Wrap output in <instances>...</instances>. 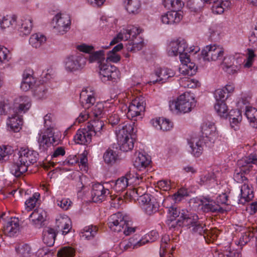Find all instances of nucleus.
I'll use <instances>...</instances> for the list:
<instances>
[{"instance_id": "nucleus-27", "label": "nucleus", "mask_w": 257, "mask_h": 257, "mask_svg": "<svg viewBox=\"0 0 257 257\" xmlns=\"http://www.w3.org/2000/svg\"><path fill=\"white\" fill-rule=\"evenodd\" d=\"M150 162L151 159L149 156L139 153L134 162V165L137 169L142 170L148 167Z\"/></svg>"}, {"instance_id": "nucleus-52", "label": "nucleus", "mask_w": 257, "mask_h": 257, "mask_svg": "<svg viewBox=\"0 0 257 257\" xmlns=\"http://www.w3.org/2000/svg\"><path fill=\"white\" fill-rule=\"evenodd\" d=\"M214 108L217 114L221 117L227 116V106L224 101H217Z\"/></svg>"}, {"instance_id": "nucleus-55", "label": "nucleus", "mask_w": 257, "mask_h": 257, "mask_svg": "<svg viewBox=\"0 0 257 257\" xmlns=\"http://www.w3.org/2000/svg\"><path fill=\"white\" fill-rule=\"evenodd\" d=\"M159 238V233L155 230H152L148 234H147L144 238L139 239L141 242H143L144 245L147 242H152L155 241Z\"/></svg>"}, {"instance_id": "nucleus-25", "label": "nucleus", "mask_w": 257, "mask_h": 257, "mask_svg": "<svg viewBox=\"0 0 257 257\" xmlns=\"http://www.w3.org/2000/svg\"><path fill=\"white\" fill-rule=\"evenodd\" d=\"M251 164H256L252 153L247 157L242 158L238 161V169H240L243 172L248 173L252 167Z\"/></svg>"}, {"instance_id": "nucleus-53", "label": "nucleus", "mask_w": 257, "mask_h": 257, "mask_svg": "<svg viewBox=\"0 0 257 257\" xmlns=\"http://www.w3.org/2000/svg\"><path fill=\"white\" fill-rule=\"evenodd\" d=\"M39 197L40 194L36 193L26 201V210L28 212L31 211L34 208Z\"/></svg>"}, {"instance_id": "nucleus-9", "label": "nucleus", "mask_w": 257, "mask_h": 257, "mask_svg": "<svg viewBox=\"0 0 257 257\" xmlns=\"http://www.w3.org/2000/svg\"><path fill=\"white\" fill-rule=\"evenodd\" d=\"M100 77L102 81L116 82L120 78V72L114 66L105 62L99 65Z\"/></svg>"}, {"instance_id": "nucleus-60", "label": "nucleus", "mask_w": 257, "mask_h": 257, "mask_svg": "<svg viewBox=\"0 0 257 257\" xmlns=\"http://www.w3.org/2000/svg\"><path fill=\"white\" fill-rule=\"evenodd\" d=\"M214 94L217 101H224L228 96L223 88L216 90Z\"/></svg>"}, {"instance_id": "nucleus-61", "label": "nucleus", "mask_w": 257, "mask_h": 257, "mask_svg": "<svg viewBox=\"0 0 257 257\" xmlns=\"http://www.w3.org/2000/svg\"><path fill=\"white\" fill-rule=\"evenodd\" d=\"M47 90L44 85H41L36 87L34 90V94L39 99L44 97L46 94Z\"/></svg>"}, {"instance_id": "nucleus-59", "label": "nucleus", "mask_w": 257, "mask_h": 257, "mask_svg": "<svg viewBox=\"0 0 257 257\" xmlns=\"http://www.w3.org/2000/svg\"><path fill=\"white\" fill-rule=\"evenodd\" d=\"M65 154V151L63 147H59L57 148L54 151L51 157L52 159V163H53L52 166L54 167L55 164H59V162H57V158L60 156H63Z\"/></svg>"}, {"instance_id": "nucleus-12", "label": "nucleus", "mask_w": 257, "mask_h": 257, "mask_svg": "<svg viewBox=\"0 0 257 257\" xmlns=\"http://www.w3.org/2000/svg\"><path fill=\"white\" fill-rule=\"evenodd\" d=\"M139 202L144 212L149 215H153L159 210V204L150 195H146L139 199Z\"/></svg>"}, {"instance_id": "nucleus-40", "label": "nucleus", "mask_w": 257, "mask_h": 257, "mask_svg": "<svg viewBox=\"0 0 257 257\" xmlns=\"http://www.w3.org/2000/svg\"><path fill=\"white\" fill-rule=\"evenodd\" d=\"M143 245V242H141L137 238H131L128 241L125 240L121 241L119 244V246L121 249L123 248L124 250H126L128 248H137Z\"/></svg>"}, {"instance_id": "nucleus-29", "label": "nucleus", "mask_w": 257, "mask_h": 257, "mask_svg": "<svg viewBox=\"0 0 257 257\" xmlns=\"http://www.w3.org/2000/svg\"><path fill=\"white\" fill-rule=\"evenodd\" d=\"M148 194H145L144 189L142 187L134 188L130 191H127L125 195V198L130 200L137 199L139 201L142 197H143Z\"/></svg>"}, {"instance_id": "nucleus-63", "label": "nucleus", "mask_w": 257, "mask_h": 257, "mask_svg": "<svg viewBox=\"0 0 257 257\" xmlns=\"http://www.w3.org/2000/svg\"><path fill=\"white\" fill-rule=\"evenodd\" d=\"M57 203L58 206L64 210H68L72 204V202L68 198H62L57 199Z\"/></svg>"}, {"instance_id": "nucleus-35", "label": "nucleus", "mask_w": 257, "mask_h": 257, "mask_svg": "<svg viewBox=\"0 0 257 257\" xmlns=\"http://www.w3.org/2000/svg\"><path fill=\"white\" fill-rule=\"evenodd\" d=\"M208 142L203 141L201 139L195 142L194 145L193 143L190 142V147L191 148V153L195 157H198L202 153L204 149V146L207 144Z\"/></svg>"}, {"instance_id": "nucleus-47", "label": "nucleus", "mask_w": 257, "mask_h": 257, "mask_svg": "<svg viewBox=\"0 0 257 257\" xmlns=\"http://www.w3.org/2000/svg\"><path fill=\"white\" fill-rule=\"evenodd\" d=\"M166 224L170 230H176L178 227L183 224L186 225V221H184L183 217L181 216L179 219L170 218L166 221Z\"/></svg>"}, {"instance_id": "nucleus-19", "label": "nucleus", "mask_w": 257, "mask_h": 257, "mask_svg": "<svg viewBox=\"0 0 257 257\" xmlns=\"http://www.w3.org/2000/svg\"><path fill=\"white\" fill-rule=\"evenodd\" d=\"M183 18L182 12L177 11L168 12L161 17L162 22L166 25H176Z\"/></svg>"}, {"instance_id": "nucleus-13", "label": "nucleus", "mask_w": 257, "mask_h": 257, "mask_svg": "<svg viewBox=\"0 0 257 257\" xmlns=\"http://www.w3.org/2000/svg\"><path fill=\"white\" fill-rule=\"evenodd\" d=\"M141 30L139 28L130 26L126 29H123L118 33L117 37L114 38L109 44V45H113L121 40H130L134 39L140 34Z\"/></svg>"}, {"instance_id": "nucleus-1", "label": "nucleus", "mask_w": 257, "mask_h": 257, "mask_svg": "<svg viewBox=\"0 0 257 257\" xmlns=\"http://www.w3.org/2000/svg\"><path fill=\"white\" fill-rule=\"evenodd\" d=\"M14 105V108L10 110L11 116L9 117L7 124L13 131L17 132L23 124L21 114L26 113L30 109L31 102L29 97L22 96L15 99Z\"/></svg>"}, {"instance_id": "nucleus-10", "label": "nucleus", "mask_w": 257, "mask_h": 257, "mask_svg": "<svg viewBox=\"0 0 257 257\" xmlns=\"http://www.w3.org/2000/svg\"><path fill=\"white\" fill-rule=\"evenodd\" d=\"M201 136L200 138L203 141L210 144L214 143L217 139L218 134L216 127L214 123L207 121L203 122L201 126Z\"/></svg>"}, {"instance_id": "nucleus-58", "label": "nucleus", "mask_w": 257, "mask_h": 257, "mask_svg": "<svg viewBox=\"0 0 257 257\" xmlns=\"http://www.w3.org/2000/svg\"><path fill=\"white\" fill-rule=\"evenodd\" d=\"M115 134L117 142H122L123 140H126L130 138V136L125 132L123 128H121V124L119 125L115 130Z\"/></svg>"}, {"instance_id": "nucleus-45", "label": "nucleus", "mask_w": 257, "mask_h": 257, "mask_svg": "<svg viewBox=\"0 0 257 257\" xmlns=\"http://www.w3.org/2000/svg\"><path fill=\"white\" fill-rule=\"evenodd\" d=\"M17 17L16 16H6L4 17L2 20H0V26L2 29H5L13 26L16 23Z\"/></svg>"}, {"instance_id": "nucleus-2", "label": "nucleus", "mask_w": 257, "mask_h": 257, "mask_svg": "<svg viewBox=\"0 0 257 257\" xmlns=\"http://www.w3.org/2000/svg\"><path fill=\"white\" fill-rule=\"evenodd\" d=\"M39 154L36 151L29 148H21L18 160L11 165V172L17 177L21 176L27 171L29 166L37 162Z\"/></svg>"}, {"instance_id": "nucleus-62", "label": "nucleus", "mask_w": 257, "mask_h": 257, "mask_svg": "<svg viewBox=\"0 0 257 257\" xmlns=\"http://www.w3.org/2000/svg\"><path fill=\"white\" fill-rule=\"evenodd\" d=\"M252 237H253L252 233H251L249 232H245L240 237L237 244L240 246L244 245L248 242H249L250 241L251 238H252Z\"/></svg>"}, {"instance_id": "nucleus-15", "label": "nucleus", "mask_w": 257, "mask_h": 257, "mask_svg": "<svg viewBox=\"0 0 257 257\" xmlns=\"http://www.w3.org/2000/svg\"><path fill=\"white\" fill-rule=\"evenodd\" d=\"M181 217H183L184 221H186V225H191L193 232L198 233L200 235L204 234L208 235V230L204 228L205 227V224H201L198 221V217L197 215H187L182 213Z\"/></svg>"}, {"instance_id": "nucleus-54", "label": "nucleus", "mask_w": 257, "mask_h": 257, "mask_svg": "<svg viewBox=\"0 0 257 257\" xmlns=\"http://www.w3.org/2000/svg\"><path fill=\"white\" fill-rule=\"evenodd\" d=\"M246 173L243 172L240 169H236L234 174V180L238 183L244 184L247 183L249 180L245 176V174Z\"/></svg>"}, {"instance_id": "nucleus-49", "label": "nucleus", "mask_w": 257, "mask_h": 257, "mask_svg": "<svg viewBox=\"0 0 257 257\" xmlns=\"http://www.w3.org/2000/svg\"><path fill=\"white\" fill-rule=\"evenodd\" d=\"M144 46L143 41L135 42L134 39L130 40L126 44V49L128 51L136 52L141 50Z\"/></svg>"}, {"instance_id": "nucleus-30", "label": "nucleus", "mask_w": 257, "mask_h": 257, "mask_svg": "<svg viewBox=\"0 0 257 257\" xmlns=\"http://www.w3.org/2000/svg\"><path fill=\"white\" fill-rule=\"evenodd\" d=\"M124 5L130 14H138L140 10L141 4L139 0H124Z\"/></svg>"}, {"instance_id": "nucleus-42", "label": "nucleus", "mask_w": 257, "mask_h": 257, "mask_svg": "<svg viewBox=\"0 0 257 257\" xmlns=\"http://www.w3.org/2000/svg\"><path fill=\"white\" fill-rule=\"evenodd\" d=\"M125 178L128 182V185L134 186L138 185L143 181V178L139 174L135 173H129L125 175Z\"/></svg>"}, {"instance_id": "nucleus-5", "label": "nucleus", "mask_w": 257, "mask_h": 257, "mask_svg": "<svg viewBox=\"0 0 257 257\" xmlns=\"http://www.w3.org/2000/svg\"><path fill=\"white\" fill-rule=\"evenodd\" d=\"M195 105L194 98L189 93H184L180 95L176 100L169 102V107L171 111L184 113L190 111Z\"/></svg>"}, {"instance_id": "nucleus-34", "label": "nucleus", "mask_w": 257, "mask_h": 257, "mask_svg": "<svg viewBox=\"0 0 257 257\" xmlns=\"http://www.w3.org/2000/svg\"><path fill=\"white\" fill-rule=\"evenodd\" d=\"M46 37L40 33L32 35L29 39V43L32 47L38 48L44 44L46 42Z\"/></svg>"}, {"instance_id": "nucleus-32", "label": "nucleus", "mask_w": 257, "mask_h": 257, "mask_svg": "<svg viewBox=\"0 0 257 257\" xmlns=\"http://www.w3.org/2000/svg\"><path fill=\"white\" fill-rule=\"evenodd\" d=\"M56 236L55 230L52 228H47L43 231V242L48 246H51L55 242Z\"/></svg>"}, {"instance_id": "nucleus-3", "label": "nucleus", "mask_w": 257, "mask_h": 257, "mask_svg": "<svg viewBox=\"0 0 257 257\" xmlns=\"http://www.w3.org/2000/svg\"><path fill=\"white\" fill-rule=\"evenodd\" d=\"M44 126L46 130L40 135L38 140L39 149L41 152H46L49 147L58 144L59 138L55 135L54 127L55 126L53 115L51 113L47 114L44 117Z\"/></svg>"}, {"instance_id": "nucleus-17", "label": "nucleus", "mask_w": 257, "mask_h": 257, "mask_svg": "<svg viewBox=\"0 0 257 257\" xmlns=\"http://www.w3.org/2000/svg\"><path fill=\"white\" fill-rule=\"evenodd\" d=\"M109 193V190L105 188L103 185L99 183L94 184L91 191L93 201L96 203L102 202Z\"/></svg>"}, {"instance_id": "nucleus-38", "label": "nucleus", "mask_w": 257, "mask_h": 257, "mask_svg": "<svg viewBox=\"0 0 257 257\" xmlns=\"http://www.w3.org/2000/svg\"><path fill=\"white\" fill-rule=\"evenodd\" d=\"M245 114L252 127L257 128V109L252 106H246Z\"/></svg>"}, {"instance_id": "nucleus-22", "label": "nucleus", "mask_w": 257, "mask_h": 257, "mask_svg": "<svg viewBox=\"0 0 257 257\" xmlns=\"http://www.w3.org/2000/svg\"><path fill=\"white\" fill-rule=\"evenodd\" d=\"M4 233L9 236H14L19 230V223L18 219L11 218L6 223L3 224Z\"/></svg>"}, {"instance_id": "nucleus-20", "label": "nucleus", "mask_w": 257, "mask_h": 257, "mask_svg": "<svg viewBox=\"0 0 257 257\" xmlns=\"http://www.w3.org/2000/svg\"><path fill=\"white\" fill-rule=\"evenodd\" d=\"M204 2L213 3L212 6V11L216 14H221L224 11L228 9L231 5V3L228 0L219 1V0H202Z\"/></svg>"}, {"instance_id": "nucleus-16", "label": "nucleus", "mask_w": 257, "mask_h": 257, "mask_svg": "<svg viewBox=\"0 0 257 257\" xmlns=\"http://www.w3.org/2000/svg\"><path fill=\"white\" fill-rule=\"evenodd\" d=\"M80 101L82 106L89 110L96 101L95 92L91 87L83 89L80 94Z\"/></svg>"}, {"instance_id": "nucleus-39", "label": "nucleus", "mask_w": 257, "mask_h": 257, "mask_svg": "<svg viewBox=\"0 0 257 257\" xmlns=\"http://www.w3.org/2000/svg\"><path fill=\"white\" fill-rule=\"evenodd\" d=\"M15 250L21 257H29L32 253L31 248L28 244H17Z\"/></svg>"}, {"instance_id": "nucleus-43", "label": "nucleus", "mask_w": 257, "mask_h": 257, "mask_svg": "<svg viewBox=\"0 0 257 257\" xmlns=\"http://www.w3.org/2000/svg\"><path fill=\"white\" fill-rule=\"evenodd\" d=\"M103 104L101 103H97L89 111L90 118H100L103 115Z\"/></svg>"}, {"instance_id": "nucleus-48", "label": "nucleus", "mask_w": 257, "mask_h": 257, "mask_svg": "<svg viewBox=\"0 0 257 257\" xmlns=\"http://www.w3.org/2000/svg\"><path fill=\"white\" fill-rule=\"evenodd\" d=\"M88 60L90 63L97 61L99 64L105 61L104 52L103 50L96 51L89 55Z\"/></svg>"}, {"instance_id": "nucleus-14", "label": "nucleus", "mask_w": 257, "mask_h": 257, "mask_svg": "<svg viewBox=\"0 0 257 257\" xmlns=\"http://www.w3.org/2000/svg\"><path fill=\"white\" fill-rule=\"evenodd\" d=\"M85 64V59L80 54L68 56L65 61L67 71L73 72L81 69Z\"/></svg>"}, {"instance_id": "nucleus-51", "label": "nucleus", "mask_w": 257, "mask_h": 257, "mask_svg": "<svg viewBox=\"0 0 257 257\" xmlns=\"http://www.w3.org/2000/svg\"><path fill=\"white\" fill-rule=\"evenodd\" d=\"M75 250L70 246H64L60 248L57 252L58 257H74Z\"/></svg>"}, {"instance_id": "nucleus-31", "label": "nucleus", "mask_w": 257, "mask_h": 257, "mask_svg": "<svg viewBox=\"0 0 257 257\" xmlns=\"http://www.w3.org/2000/svg\"><path fill=\"white\" fill-rule=\"evenodd\" d=\"M103 159L107 165L112 166L118 160V156L116 151L108 149L103 154Z\"/></svg>"}, {"instance_id": "nucleus-28", "label": "nucleus", "mask_w": 257, "mask_h": 257, "mask_svg": "<svg viewBox=\"0 0 257 257\" xmlns=\"http://www.w3.org/2000/svg\"><path fill=\"white\" fill-rule=\"evenodd\" d=\"M32 18L30 16H26L21 20V26L18 30L20 33L23 35L30 34L32 29Z\"/></svg>"}, {"instance_id": "nucleus-11", "label": "nucleus", "mask_w": 257, "mask_h": 257, "mask_svg": "<svg viewBox=\"0 0 257 257\" xmlns=\"http://www.w3.org/2000/svg\"><path fill=\"white\" fill-rule=\"evenodd\" d=\"M224 55L223 48L214 45H208L202 51V56L204 61L221 60Z\"/></svg>"}, {"instance_id": "nucleus-50", "label": "nucleus", "mask_w": 257, "mask_h": 257, "mask_svg": "<svg viewBox=\"0 0 257 257\" xmlns=\"http://www.w3.org/2000/svg\"><path fill=\"white\" fill-rule=\"evenodd\" d=\"M120 150L123 152H128L132 150L134 147V141L133 138H130L123 140L122 142H118Z\"/></svg>"}, {"instance_id": "nucleus-6", "label": "nucleus", "mask_w": 257, "mask_h": 257, "mask_svg": "<svg viewBox=\"0 0 257 257\" xmlns=\"http://www.w3.org/2000/svg\"><path fill=\"white\" fill-rule=\"evenodd\" d=\"M187 48L186 41L181 38L170 42L167 45L166 51L169 56H176L179 55L181 63L188 62L189 55L184 54Z\"/></svg>"}, {"instance_id": "nucleus-33", "label": "nucleus", "mask_w": 257, "mask_h": 257, "mask_svg": "<svg viewBox=\"0 0 257 257\" xmlns=\"http://www.w3.org/2000/svg\"><path fill=\"white\" fill-rule=\"evenodd\" d=\"M97 231V226L93 225L86 226L81 231V236L84 239L91 240L95 237Z\"/></svg>"}, {"instance_id": "nucleus-21", "label": "nucleus", "mask_w": 257, "mask_h": 257, "mask_svg": "<svg viewBox=\"0 0 257 257\" xmlns=\"http://www.w3.org/2000/svg\"><path fill=\"white\" fill-rule=\"evenodd\" d=\"M240 192L241 198L239 202L241 203L249 202L254 197L253 187L249 181L247 183L242 184L240 187Z\"/></svg>"}, {"instance_id": "nucleus-41", "label": "nucleus", "mask_w": 257, "mask_h": 257, "mask_svg": "<svg viewBox=\"0 0 257 257\" xmlns=\"http://www.w3.org/2000/svg\"><path fill=\"white\" fill-rule=\"evenodd\" d=\"M202 209L204 212H218L222 210L221 207L212 201H203Z\"/></svg>"}, {"instance_id": "nucleus-37", "label": "nucleus", "mask_w": 257, "mask_h": 257, "mask_svg": "<svg viewBox=\"0 0 257 257\" xmlns=\"http://www.w3.org/2000/svg\"><path fill=\"white\" fill-rule=\"evenodd\" d=\"M90 119V122L87 124V127L93 133V135L100 133L104 126V122L102 120H100V118Z\"/></svg>"}, {"instance_id": "nucleus-64", "label": "nucleus", "mask_w": 257, "mask_h": 257, "mask_svg": "<svg viewBox=\"0 0 257 257\" xmlns=\"http://www.w3.org/2000/svg\"><path fill=\"white\" fill-rule=\"evenodd\" d=\"M9 53V51L7 48L0 45V64L4 63L6 61H9L8 59Z\"/></svg>"}, {"instance_id": "nucleus-8", "label": "nucleus", "mask_w": 257, "mask_h": 257, "mask_svg": "<svg viewBox=\"0 0 257 257\" xmlns=\"http://www.w3.org/2000/svg\"><path fill=\"white\" fill-rule=\"evenodd\" d=\"M52 24L54 32L63 35L70 29V17L66 14H57L53 18Z\"/></svg>"}, {"instance_id": "nucleus-57", "label": "nucleus", "mask_w": 257, "mask_h": 257, "mask_svg": "<svg viewBox=\"0 0 257 257\" xmlns=\"http://www.w3.org/2000/svg\"><path fill=\"white\" fill-rule=\"evenodd\" d=\"M109 123L112 125L117 124L120 120V117L117 111L110 110L107 115Z\"/></svg>"}, {"instance_id": "nucleus-24", "label": "nucleus", "mask_w": 257, "mask_h": 257, "mask_svg": "<svg viewBox=\"0 0 257 257\" xmlns=\"http://www.w3.org/2000/svg\"><path fill=\"white\" fill-rule=\"evenodd\" d=\"M152 124L157 130L163 131H170L173 127V123L169 119L164 117H159L152 119L151 120Z\"/></svg>"}, {"instance_id": "nucleus-26", "label": "nucleus", "mask_w": 257, "mask_h": 257, "mask_svg": "<svg viewBox=\"0 0 257 257\" xmlns=\"http://www.w3.org/2000/svg\"><path fill=\"white\" fill-rule=\"evenodd\" d=\"M168 79V76H167L166 68H157L155 71V74L152 75L151 79L149 83L150 84H155L157 82L163 83Z\"/></svg>"}, {"instance_id": "nucleus-36", "label": "nucleus", "mask_w": 257, "mask_h": 257, "mask_svg": "<svg viewBox=\"0 0 257 257\" xmlns=\"http://www.w3.org/2000/svg\"><path fill=\"white\" fill-rule=\"evenodd\" d=\"M182 66L180 68V71L182 74L192 76L196 73L197 67L195 64L190 62V59L189 57L188 62L182 63Z\"/></svg>"}, {"instance_id": "nucleus-44", "label": "nucleus", "mask_w": 257, "mask_h": 257, "mask_svg": "<svg viewBox=\"0 0 257 257\" xmlns=\"http://www.w3.org/2000/svg\"><path fill=\"white\" fill-rule=\"evenodd\" d=\"M125 176H122L117 179L114 182L113 189L117 193L121 192L125 190L128 185V182Z\"/></svg>"}, {"instance_id": "nucleus-56", "label": "nucleus", "mask_w": 257, "mask_h": 257, "mask_svg": "<svg viewBox=\"0 0 257 257\" xmlns=\"http://www.w3.org/2000/svg\"><path fill=\"white\" fill-rule=\"evenodd\" d=\"M57 221V223H59L58 227L61 228L63 234L68 233L71 228L69 219L62 218L61 219L58 220Z\"/></svg>"}, {"instance_id": "nucleus-46", "label": "nucleus", "mask_w": 257, "mask_h": 257, "mask_svg": "<svg viewBox=\"0 0 257 257\" xmlns=\"http://www.w3.org/2000/svg\"><path fill=\"white\" fill-rule=\"evenodd\" d=\"M179 84L184 88H193L199 85V82L196 79L184 77L180 80Z\"/></svg>"}, {"instance_id": "nucleus-23", "label": "nucleus", "mask_w": 257, "mask_h": 257, "mask_svg": "<svg viewBox=\"0 0 257 257\" xmlns=\"http://www.w3.org/2000/svg\"><path fill=\"white\" fill-rule=\"evenodd\" d=\"M46 212L42 208H37L29 215L33 225L40 227L45 220Z\"/></svg>"}, {"instance_id": "nucleus-4", "label": "nucleus", "mask_w": 257, "mask_h": 257, "mask_svg": "<svg viewBox=\"0 0 257 257\" xmlns=\"http://www.w3.org/2000/svg\"><path fill=\"white\" fill-rule=\"evenodd\" d=\"M107 224L112 231L119 232L123 231L125 235H130L136 231V227L130 226L126 217L121 212L111 215L108 219Z\"/></svg>"}, {"instance_id": "nucleus-18", "label": "nucleus", "mask_w": 257, "mask_h": 257, "mask_svg": "<svg viewBox=\"0 0 257 257\" xmlns=\"http://www.w3.org/2000/svg\"><path fill=\"white\" fill-rule=\"evenodd\" d=\"M93 133L87 127L79 129L74 136V142L78 144L87 145L91 142Z\"/></svg>"}, {"instance_id": "nucleus-7", "label": "nucleus", "mask_w": 257, "mask_h": 257, "mask_svg": "<svg viewBox=\"0 0 257 257\" xmlns=\"http://www.w3.org/2000/svg\"><path fill=\"white\" fill-rule=\"evenodd\" d=\"M145 97L139 96L132 100L128 107L126 116L132 120L137 121L138 118H142L145 109Z\"/></svg>"}]
</instances>
